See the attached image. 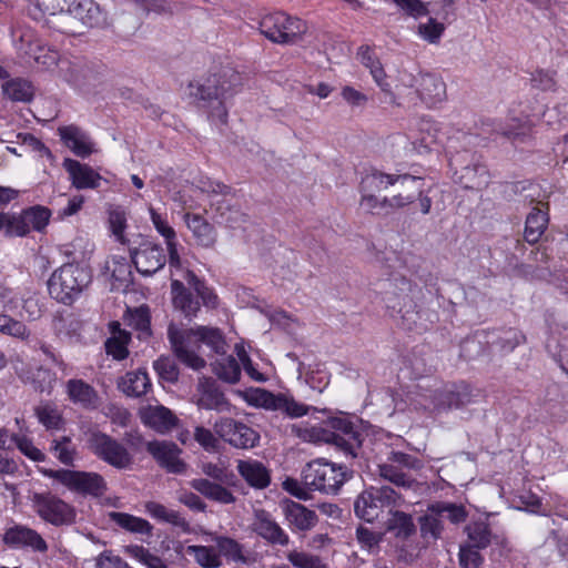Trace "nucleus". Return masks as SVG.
Listing matches in <instances>:
<instances>
[{"label": "nucleus", "instance_id": "obj_7", "mask_svg": "<svg viewBox=\"0 0 568 568\" xmlns=\"http://www.w3.org/2000/svg\"><path fill=\"white\" fill-rule=\"evenodd\" d=\"M417 284L405 276L395 277L389 288L384 294V302L390 316H399L402 325L407 329H414L417 324L418 311L415 302Z\"/></svg>", "mask_w": 568, "mask_h": 568}, {"label": "nucleus", "instance_id": "obj_16", "mask_svg": "<svg viewBox=\"0 0 568 568\" xmlns=\"http://www.w3.org/2000/svg\"><path fill=\"white\" fill-rule=\"evenodd\" d=\"M130 256L136 271L143 276L155 274L166 262L163 247L146 241L139 247L130 248Z\"/></svg>", "mask_w": 568, "mask_h": 568}, {"label": "nucleus", "instance_id": "obj_43", "mask_svg": "<svg viewBox=\"0 0 568 568\" xmlns=\"http://www.w3.org/2000/svg\"><path fill=\"white\" fill-rule=\"evenodd\" d=\"M69 0H37L36 9L44 18V23L57 31L59 27L55 24V19L67 11Z\"/></svg>", "mask_w": 568, "mask_h": 568}, {"label": "nucleus", "instance_id": "obj_58", "mask_svg": "<svg viewBox=\"0 0 568 568\" xmlns=\"http://www.w3.org/2000/svg\"><path fill=\"white\" fill-rule=\"evenodd\" d=\"M479 550L481 549L462 544L458 552L460 568H479L484 562V557Z\"/></svg>", "mask_w": 568, "mask_h": 568}, {"label": "nucleus", "instance_id": "obj_51", "mask_svg": "<svg viewBox=\"0 0 568 568\" xmlns=\"http://www.w3.org/2000/svg\"><path fill=\"white\" fill-rule=\"evenodd\" d=\"M129 341L130 335L119 328L118 335L114 333V335L105 342L106 353L118 361L126 358L129 354L126 347Z\"/></svg>", "mask_w": 568, "mask_h": 568}, {"label": "nucleus", "instance_id": "obj_50", "mask_svg": "<svg viewBox=\"0 0 568 568\" xmlns=\"http://www.w3.org/2000/svg\"><path fill=\"white\" fill-rule=\"evenodd\" d=\"M0 333L21 341H28L31 335L24 323L6 314H0Z\"/></svg>", "mask_w": 568, "mask_h": 568}, {"label": "nucleus", "instance_id": "obj_20", "mask_svg": "<svg viewBox=\"0 0 568 568\" xmlns=\"http://www.w3.org/2000/svg\"><path fill=\"white\" fill-rule=\"evenodd\" d=\"M481 392L465 382L454 384L437 395V406L444 409H458L477 402Z\"/></svg>", "mask_w": 568, "mask_h": 568}, {"label": "nucleus", "instance_id": "obj_13", "mask_svg": "<svg viewBox=\"0 0 568 568\" xmlns=\"http://www.w3.org/2000/svg\"><path fill=\"white\" fill-rule=\"evenodd\" d=\"M251 403L267 410H278L291 418H298L308 414L311 407L296 402L292 396L278 393L274 394L267 389L256 388L252 392Z\"/></svg>", "mask_w": 568, "mask_h": 568}, {"label": "nucleus", "instance_id": "obj_19", "mask_svg": "<svg viewBox=\"0 0 568 568\" xmlns=\"http://www.w3.org/2000/svg\"><path fill=\"white\" fill-rule=\"evenodd\" d=\"M252 529L270 545L285 547L290 544V536L272 515L264 509L255 511Z\"/></svg>", "mask_w": 568, "mask_h": 568}, {"label": "nucleus", "instance_id": "obj_62", "mask_svg": "<svg viewBox=\"0 0 568 568\" xmlns=\"http://www.w3.org/2000/svg\"><path fill=\"white\" fill-rule=\"evenodd\" d=\"M12 443L17 446V448L27 457H29L33 462H43L45 459V455L37 448L32 440L26 436H13Z\"/></svg>", "mask_w": 568, "mask_h": 568}, {"label": "nucleus", "instance_id": "obj_45", "mask_svg": "<svg viewBox=\"0 0 568 568\" xmlns=\"http://www.w3.org/2000/svg\"><path fill=\"white\" fill-rule=\"evenodd\" d=\"M186 554L193 556L194 560L204 568H219L222 559L213 547L191 545L186 547Z\"/></svg>", "mask_w": 568, "mask_h": 568}, {"label": "nucleus", "instance_id": "obj_8", "mask_svg": "<svg viewBox=\"0 0 568 568\" xmlns=\"http://www.w3.org/2000/svg\"><path fill=\"white\" fill-rule=\"evenodd\" d=\"M329 426L331 429L312 427L311 429H305L300 436L311 442L334 444L345 454L356 457L357 450L362 445V434L355 428L353 423L345 418H333L329 422Z\"/></svg>", "mask_w": 568, "mask_h": 568}, {"label": "nucleus", "instance_id": "obj_44", "mask_svg": "<svg viewBox=\"0 0 568 568\" xmlns=\"http://www.w3.org/2000/svg\"><path fill=\"white\" fill-rule=\"evenodd\" d=\"M390 517L387 520V530L393 531L396 537L406 539L415 532V525L410 515L403 511L389 510Z\"/></svg>", "mask_w": 568, "mask_h": 568}, {"label": "nucleus", "instance_id": "obj_63", "mask_svg": "<svg viewBox=\"0 0 568 568\" xmlns=\"http://www.w3.org/2000/svg\"><path fill=\"white\" fill-rule=\"evenodd\" d=\"M444 30V24L433 18H430L427 23H420L418 26V33L430 43H436L440 39Z\"/></svg>", "mask_w": 568, "mask_h": 568}, {"label": "nucleus", "instance_id": "obj_5", "mask_svg": "<svg viewBox=\"0 0 568 568\" xmlns=\"http://www.w3.org/2000/svg\"><path fill=\"white\" fill-rule=\"evenodd\" d=\"M92 281L90 271L77 263H65L57 268L48 280V291L52 298L71 305Z\"/></svg>", "mask_w": 568, "mask_h": 568}, {"label": "nucleus", "instance_id": "obj_12", "mask_svg": "<svg viewBox=\"0 0 568 568\" xmlns=\"http://www.w3.org/2000/svg\"><path fill=\"white\" fill-rule=\"evenodd\" d=\"M258 29L272 42L291 43L304 32V23L298 18L275 12L264 16L260 21Z\"/></svg>", "mask_w": 568, "mask_h": 568}, {"label": "nucleus", "instance_id": "obj_42", "mask_svg": "<svg viewBox=\"0 0 568 568\" xmlns=\"http://www.w3.org/2000/svg\"><path fill=\"white\" fill-rule=\"evenodd\" d=\"M213 371L220 379L230 384L237 383L241 377V365L232 355H222L221 358L216 359L213 363Z\"/></svg>", "mask_w": 568, "mask_h": 568}, {"label": "nucleus", "instance_id": "obj_29", "mask_svg": "<svg viewBox=\"0 0 568 568\" xmlns=\"http://www.w3.org/2000/svg\"><path fill=\"white\" fill-rule=\"evenodd\" d=\"M419 98L429 106H435L446 100V84L436 74H423L417 89Z\"/></svg>", "mask_w": 568, "mask_h": 568}, {"label": "nucleus", "instance_id": "obj_10", "mask_svg": "<svg viewBox=\"0 0 568 568\" xmlns=\"http://www.w3.org/2000/svg\"><path fill=\"white\" fill-rule=\"evenodd\" d=\"M31 505L43 521L53 526H68L75 521V508L51 491L34 493Z\"/></svg>", "mask_w": 568, "mask_h": 568}, {"label": "nucleus", "instance_id": "obj_35", "mask_svg": "<svg viewBox=\"0 0 568 568\" xmlns=\"http://www.w3.org/2000/svg\"><path fill=\"white\" fill-rule=\"evenodd\" d=\"M109 519L129 532L146 536L152 534L153 526L146 519L141 517H136L128 513L111 511L109 513Z\"/></svg>", "mask_w": 568, "mask_h": 568}, {"label": "nucleus", "instance_id": "obj_54", "mask_svg": "<svg viewBox=\"0 0 568 568\" xmlns=\"http://www.w3.org/2000/svg\"><path fill=\"white\" fill-rule=\"evenodd\" d=\"M367 490L374 495V498L383 509L389 508L392 510V508L400 504L402 496L389 486L371 487Z\"/></svg>", "mask_w": 568, "mask_h": 568}, {"label": "nucleus", "instance_id": "obj_4", "mask_svg": "<svg viewBox=\"0 0 568 568\" xmlns=\"http://www.w3.org/2000/svg\"><path fill=\"white\" fill-rule=\"evenodd\" d=\"M108 14L94 0H69L67 11L55 19L59 32L80 36L106 24Z\"/></svg>", "mask_w": 568, "mask_h": 568}, {"label": "nucleus", "instance_id": "obj_18", "mask_svg": "<svg viewBox=\"0 0 568 568\" xmlns=\"http://www.w3.org/2000/svg\"><path fill=\"white\" fill-rule=\"evenodd\" d=\"M51 216L48 207L36 205L23 210L21 213H12L13 233L16 236H26L31 230L41 232L45 229Z\"/></svg>", "mask_w": 568, "mask_h": 568}, {"label": "nucleus", "instance_id": "obj_21", "mask_svg": "<svg viewBox=\"0 0 568 568\" xmlns=\"http://www.w3.org/2000/svg\"><path fill=\"white\" fill-rule=\"evenodd\" d=\"M282 508L284 518L293 531H308L318 521L316 513L300 503L286 500Z\"/></svg>", "mask_w": 568, "mask_h": 568}, {"label": "nucleus", "instance_id": "obj_17", "mask_svg": "<svg viewBox=\"0 0 568 568\" xmlns=\"http://www.w3.org/2000/svg\"><path fill=\"white\" fill-rule=\"evenodd\" d=\"M146 450L169 473L183 474L186 470V464L180 458L182 450L173 442L152 440L146 444Z\"/></svg>", "mask_w": 568, "mask_h": 568}, {"label": "nucleus", "instance_id": "obj_15", "mask_svg": "<svg viewBox=\"0 0 568 568\" xmlns=\"http://www.w3.org/2000/svg\"><path fill=\"white\" fill-rule=\"evenodd\" d=\"M213 427L223 440L236 448H253L260 440L257 432L233 418L222 417L214 423Z\"/></svg>", "mask_w": 568, "mask_h": 568}, {"label": "nucleus", "instance_id": "obj_31", "mask_svg": "<svg viewBox=\"0 0 568 568\" xmlns=\"http://www.w3.org/2000/svg\"><path fill=\"white\" fill-rule=\"evenodd\" d=\"M143 422L161 434L169 433L178 425V417L162 405L149 406L143 413Z\"/></svg>", "mask_w": 568, "mask_h": 568}, {"label": "nucleus", "instance_id": "obj_25", "mask_svg": "<svg viewBox=\"0 0 568 568\" xmlns=\"http://www.w3.org/2000/svg\"><path fill=\"white\" fill-rule=\"evenodd\" d=\"M63 168L69 173L72 186L78 190L98 189L103 180L90 165L73 159H65Z\"/></svg>", "mask_w": 568, "mask_h": 568}, {"label": "nucleus", "instance_id": "obj_39", "mask_svg": "<svg viewBox=\"0 0 568 568\" xmlns=\"http://www.w3.org/2000/svg\"><path fill=\"white\" fill-rule=\"evenodd\" d=\"M34 414L48 430H59L64 425L62 412L54 403L41 402L34 407Z\"/></svg>", "mask_w": 568, "mask_h": 568}, {"label": "nucleus", "instance_id": "obj_41", "mask_svg": "<svg viewBox=\"0 0 568 568\" xmlns=\"http://www.w3.org/2000/svg\"><path fill=\"white\" fill-rule=\"evenodd\" d=\"M355 515L368 523H373L383 513V508L367 489L364 490L354 503Z\"/></svg>", "mask_w": 568, "mask_h": 568}, {"label": "nucleus", "instance_id": "obj_1", "mask_svg": "<svg viewBox=\"0 0 568 568\" xmlns=\"http://www.w3.org/2000/svg\"><path fill=\"white\" fill-rule=\"evenodd\" d=\"M168 337L179 361L194 371H200L206 365L205 359L197 354L202 343L220 355H225L227 348L222 332L214 327L182 329L171 323L168 327Z\"/></svg>", "mask_w": 568, "mask_h": 568}, {"label": "nucleus", "instance_id": "obj_49", "mask_svg": "<svg viewBox=\"0 0 568 568\" xmlns=\"http://www.w3.org/2000/svg\"><path fill=\"white\" fill-rule=\"evenodd\" d=\"M420 534L424 538L438 539L444 530L443 518L427 508V513L419 518Z\"/></svg>", "mask_w": 568, "mask_h": 568}, {"label": "nucleus", "instance_id": "obj_26", "mask_svg": "<svg viewBox=\"0 0 568 568\" xmlns=\"http://www.w3.org/2000/svg\"><path fill=\"white\" fill-rule=\"evenodd\" d=\"M184 221L197 245L205 248H211L215 245L217 233L215 227L206 219L200 214L185 213Z\"/></svg>", "mask_w": 568, "mask_h": 568}, {"label": "nucleus", "instance_id": "obj_56", "mask_svg": "<svg viewBox=\"0 0 568 568\" xmlns=\"http://www.w3.org/2000/svg\"><path fill=\"white\" fill-rule=\"evenodd\" d=\"M125 551L148 568H168L165 562L159 556L153 555L149 549L142 546H128Z\"/></svg>", "mask_w": 568, "mask_h": 568}, {"label": "nucleus", "instance_id": "obj_48", "mask_svg": "<svg viewBox=\"0 0 568 568\" xmlns=\"http://www.w3.org/2000/svg\"><path fill=\"white\" fill-rule=\"evenodd\" d=\"M217 551L227 559L235 562H247V557L244 555L243 546L233 538L219 536L215 538Z\"/></svg>", "mask_w": 568, "mask_h": 568}, {"label": "nucleus", "instance_id": "obj_40", "mask_svg": "<svg viewBox=\"0 0 568 568\" xmlns=\"http://www.w3.org/2000/svg\"><path fill=\"white\" fill-rule=\"evenodd\" d=\"M548 225V215L545 211L534 207L526 219L524 237L529 244L539 241Z\"/></svg>", "mask_w": 568, "mask_h": 568}, {"label": "nucleus", "instance_id": "obj_30", "mask_svg": "<svg viewBox=\"0 0 568 568\" xmlns=\"http://www.w3.org/2000/svg\"><path fill=\"white\" fill-rule=\"evenodd\" d=\"M67 394L69 399L85 409H94L99 404L98 392L82 379H69L67 382Z\"/></svg>", "mask_w": 568, "mask_h": 568}, {"label": "nucleus", "instance_id": "obj_61", "mask_svg": "<svg viewBox=\"0 0 568 568\" xmlns=\"http://www.w3.org/2000/svg\"><path fill=\"white\" fill-rule=\"evenodd\" d=\"M150 311L148 306H140L130 313L129 324L143 335H150Z\"/></svg>", "mask_w": 568, "mask_h": 568}, {"label": "nucleus", "instance_id": "obj_38", "mask_svg": "<svg viewBox=\"0 0 568 568\" xmlns=\"http://www.w3.org/2000/svg\"><path fill=\"white\" fill-rule=\"evenodd\" d=\"M464 531L467 535L466 545L486 549L493 541V532L487 521H470L465 526Z\"/></svg>", "mask_w": 568, "mask_h": 568}, {"label": "nucleus", "instance_id": "obj_59", "mask_svg": "<svg viewBox=\"0 0 568 568\" xmlns=\"http://www.w3.org/2000/svg\"><path fill=\"white\" fill-rule=\"evenodd\" d=\"M531 85L541 91H555L557 88L556 72L538 69L531 73Z\"/></svg>", "mask_w": 568, "mask_h": 568}, {"label": "nucleus", "instance_id": "obj_2", "mask_svg": "<svg viewBox=\"0 0 568 568\" xmlns=\"http://www.w3.org/2000/svg\"><path fill=\"white\" fill-rule=\"evenodd\" d=\"M242 85L243 77L233 68L225 67L202 83H190V95L203 102L204 106L212 108L210 115L224 124L227 120L224 100Z\"/></svg>", "mask_w": 568, "mask_h": 568}, {"label": "nucleus", "instance_id": "obj_34", "mask_svg": "<svg viewBox=\"0 0 568 568\" xmlns=\"http://www.w3.org/2000/svg\"><path fill=\"white\" fill-rule=\"evenodd\" d=\"M118 386L125 395L140 397L151 388V381L144 369H138L122 376Z\"/></svg>", "mask_w": 568, "mask_h": 568}, {"label": "nucleus", "instance_id": "obj_27", "mask_svg": "<svg viewBox=\"0 0 568 568\" xmlns=\"http://www.w3.org/2000/svg\"><path fill=\"white\" fill-rule=\"evenodd\" d=\"M236 469L246 484L255 489H264L271 484L270 470L258 460H239Z\"/></svg>", "mask_w": 568, "mask_h": 568}, {"label": "nucleus", "instance_id": "obj_23", "mask_svg": "<svg viewBox=\"0 0 568 568\" xmlns=\"http://www.w3.org/2000/svg\"><path fill=\"white\" fill-rule=\"evenodd\" d=\"M3 541L12 548L30 547L40 552L48 550L45 540L36 530L21 525L8 528Z\"/></svg>", "mask_w": 568, "mask_h": 568}, {"label": "nucleus", "instance_id": "obj_57", "mask_svg": "<svg viewBox=\"0 0 568 568\" xmlns=\"http://www.w3.org/2000/svg\"><path fill=\"white\" fill-rule=\"evenodd\" d=\"M153 368L159 377L169 383H176L179 379V368L169 356H161L153 363Z\"/></svg>", "mask_w": 568, "mask_h": 568}, {"label": "nucleus", "instance_id": "obj_3", "mask_svg": "<svg viewBox=\"0 0 568 568\" xmlns=\"http://www.w3.org/2000/svg\"><path fill=\"white\" fill-rule=\"evenodd\" d=\"M184 280L189 287L179 280H172L171 294L174 307L186 318L192 320L196 317L201 310L200 300L207 308H215L217 306V295L194 272L186 271Z\"/></svg>", "mask_w": 568, "mask_h": 568}, {"label": "nucleus", "instance_id": "obj_36", "mask_svg": "<svg viewBox=\"0 0 568 568\" xmlns=\"http://www.w3.org/2000/svg\"><path fill=\"white\" fill-rule=\"evenodd\" d=\"M145 510L153 518L169 523L184 532H190L189 521L176 510L169 509L164 505L156 501H148L145 504Z\"/></svg>", "mask_w": 568, "mask_h": 568}, {"label": "nucleus", "instance_id": "obj_52", "mask_svg": "<svg viewBox=\"0 0 568 568\" xmlns=\"http://www.w3.org/2000/svg\"><path fill=\"white\" fill-rule=\"evenodd\" d=\"M286 558L296 568H328L318 556L305 551L292 550Z\"/></svg>", "mask_w": 568, "mask_h": 568}, {"label": "nucleus", "instance_id": "obj_53", "mask_svg": "<svg viewBox=\"0 0 568 568\" xmlns=\"http://www.w3.org/2000/svg\"><path fill=\"white\" fill-rule=\"evenodd\" d=\"M419 133L420 136L416 143L418 144V148L424 149V151H430L440 142L437 126L430 121H422Z\"/></svg>", "mask_w": 568, "mask_h": 568}, {"label": "nucleus", "instance_id": "obj_46", "mask_svg": "<svg viewBox=\"0 0 568 568\" xmlns=\"http://www.w3.org/2000/svg\"><path fill=\"white\" fill-rule=\"evenodd\" d=\"M49 449L61 464L65 466L73 465L77 455V448L72 443L71 437L61 436L59 438L52 439Z\"/></svg>", "mask_w": 568, "mask_h": 568}, {"label": "nucleus", "instance_id": "obj_32", "mask_svg": "<svg viewBox=\"0 0 568 568\" xmlns=\"http://www.w3.org/2000/svg\"><path fill=\"white\" fill-rule=\"evenodd\" d=\"M64 144L78 156L87 158L92 153V143L87 134L75 125L59 128Z\"/></svg>", "mask_w": 568, "mask_h": 568}, {"label": "nucleus", "instance_id": "obj_24", "mask_svg": "<svg viewBox=\"0 0 568 568\" xmlns=\"http://www.w3.org/2000/svg\"><path fill=\"white\" fill-rule=\"evenodd\" d=\"M199 396L196 405L199 408L216 412H230L231 403L219 388L214 381L203 379L197 386Z\"/></svg>", "mask_w": 568, "mask_h": 568}, {"label": "nucleus", "instance_id": "obj_22", "mask_svg": "<svg viewBox=\"0 0 568 568\" xmlns=\"http://www.w3.org/2000/svg\"><path fill=\"white\" fill-rule=\"evenodd\" d=\"M419 180L410 174H386L374 171L366 174L359 183V192H378L390 185L406 186V184H418Z\"/></svg>", "mask_w": 568, "mask_h": 568}, {"label": "nucleus", "instance_id": "obj_47", "mask_svg": "<svg viewBox=\"0 0 568 568\" xmlns=\"http://www.w3.org/2000/svg\"><path fill=\"white\" fill-rule=\"evenodd\" d=\"M429 509L435 514H439L442 518H447L452 524L464 523L468 516L463 505L446 501H435L429 505Z\"/></svg>", "mask_w": 568, "mask_h": 568}, {"label": "nucleus", "instance_id": "obj_14", "mask_svg": "<svg viewBox=\"0 0 568 568\" xmlns=\"http://www.w3.org/2000/svg\"><path fill=\"white\" fill-rule=\"evenodd\" d=\"M418 463V459L409 454L392 452L386 463L378 465L379 476L397 487L410 488L415 479L404 469H415Z\"/></svg>", "mask_w": 568, "mask_h": 568}, {"label": "nucleus", "instance_id": "obj_60", "mask_svg": "<svg viewBox=\"0 0 568 568\" xmlns=\"http://www.w3.org/2000/svg\"><path fill=\"white\" fill-rule=\"evenodd\" d=\"M525 336L521 332L515 328H508L501 332L495 342L501 352H511L519 344L524 343Z\"/></svg>", "mask_w": 568, "mask_h": 568}, {"label": "nucleus", "instance_id": "obj_37", "mask_svg": "<svg viewBox=\"0 0 568 568\" xmlns=\"http://www.w3.org/2000/svg\"><path fill=\"white\" fill-rule=\"evenodd\" d=\"M4 97L13 102H31L34 97L32 83L26 79L14 78L7 80L1 85Z\"/></svg>", "mask_w": 568, "mask_h": 568}, {"label": "nucleus", "instance_id": "obj_64", "mask_svg": "<svg viewBox=\"0 0 568 568\" xmlns=\"http://www.w3.org/2000/svg\"><path fill=\"white\" fill-rule=\"evenodd\" d=\"M95 568H132L112 550H104L95 558Z\"/></svg>", "mask_w": 568, "mask_h": 568}, {"label": "nucleus", "instance_id": "obj_9", "mask_svg": "<svg viewBox=\"0 0 568 568\" xmlns=\"http://www.w3.org/2000/svg\"><path fill=\"white\" fill-rule=\"evenodd\" d=\"M87 446L95 457L115 469H129L133 465V456L128 448L105 433L92 432Z\"/></svg>", "mask_w": 568, "mask_h": 568}, {"label": "nucleus", "instance_id": "obj_6", "mask_svg": "<svg viewBox=\"0 0 568 568\" xmlns=\"http://www.w3.org/2000/svg\"><path fill=\"white\" fill-rule=\"evenodd\" d=\"M353 477V470L347 466L331 463L326 459H315L305 465L302 479L305 487L326 495H336L342 486Z\"/></svg>", "mask_w": 568, "mask_h": 568}, {"label": "nucleus", "instance_id": "obj_33", "mask_svg": "<svg viewBox=\"0 0 568 568\" xmlns=\"http://www.w3.org/2000/svg\"><path fill=\"white\" fill-rule=\"evenodd\" d=\"M190 485L194 490L210 500L223 505L235 503V496L220 481L215 483L206 478H195L191 480Z\"/></svg>", "mask_w": 568, "mask_h": 568}, {"label": "nucleus", "instance_id": "obj_55", "mask_svg": "<svg viewBox=\"0 0 568 568\" xmlns=\"http://www.w3.org/2000/svg\"><path fill=\"white\" fill-rule=\"evenodd\" d=\"M362 197L359 205L366 212L376 215H388V197L384 196L383 199H378L374 192H361Z\"/></svg>", "mask_w": 568, "mask_h": 568}, {"label": "nucleus", "instance_id": "obj_11", "mask_svg": "<svg viewBox=\"0 0 568 568\" xmlns=\"http://www.w3.org/2000/svg\"><path fill=\"white\" fill-rule=\"evenodd\" d=\"M43 474L49 478L58 480L71 491L82 495L100 497L104 495L108 489L106 481L102 475L98 473L70 469H45Z\"/></svg>", "mask_w": 568, "mask_h": 568}, {"label": "nucleus", "instance_id": "obj_28", "mask_svg": "<svg viewBox=\"0 0 568 568\" xmlns=\"http://www.w3.org/2000/svg\"><path fill=\"white\" fill-rule=\"evenodd\" d=\"M212 206H214L217 223L224 224L229 229H242L248 223V215L241 210L240 205L232 203L230 200L224 199L212 204Z\"/></svg>", "mask_w": 568, "mask_h": 568}]
</instances>
